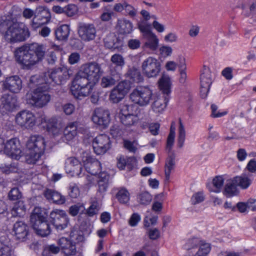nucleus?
I'll list each match as a JSON object with an SVG mask.
<instances>
[{"label":"nucleus","instance_id":"39","mask_svg":"<svg viewBox=\"0 0 256 256\" xmlns=\"http://www.w3.org/2000/svg\"><path fill=\"white\" fill-rule=\"evenodd\" d=\"M119 117L122 124L128 127L134 126L138 123L139 120L137 114L120 116Z\"/></svg>","mask_w":256,"mask_h":256},{"label":"nucleus","instance_id":"33","mask_svg":"<svg viewBox=\"0 0 256 256\" xmlns=\"http://www.w3.org/2000/svg\"><path fill=\"white\" fill-rule=\"evenodd\" d=\"M206 244L198 238H193L189 240L186 244V248L188 252L189 256H190V254H194L198 250L201 245Z\"/></svg>","mask_w":256,"mask_h":256},{"label":"nucleus","instance_id":"43","mask_svg":"<svg viewBox=\"0 0 256 256\" xmlns=\"http://www.w3.org/2000/svg\"><path fill=\"white\" fill-rule=\"evenodd\" d=\"M138 107L134 104H123L120 106L119 116L137 114L136 110Z\"/></svg>","mask_w":256,"mask_h":256},{"label":"nucleus","instance_id":"13","mask_svg":"<svg viewBox=\"0 0 256 256\" xmlns=\"http://www.w3.org/2000/svg\"><path fill=\"white\" fill-rule=\"evenodd\" d=\"M15 120L16 123L20 127L27 129L32 128L36 122L35 116L28 110L18 112L15 117Z\"/></svg>","mask_w":256,"mask_h":256},{"label":"nucleus","instance_id":"48","mask_svg":"<svg viewBox=\"0 0 256 256\" xmlns=\"http://www.w3.org/2000/svg\"><path fill=\"white\" fill-rule=\"evenodd\" d=\"M26 210V208L24 202L19 200L14 204L12 210V212L16 216H20L24 214Z\"/></svg>","mask_w":256,"mask_h":256},{"label":"nucleus","instance_id":"35","mask_svg":"<svg viewBox=\"0 0 256 256\" xmlns=\"http://www.w3.org/2000/svg\"><path fill=\"white\" fill-rule=\"evenodd\" d=\"M144 46L152 50H156L158 46V40L156 35L152 33L144 37Z\"/></svg>","mask_w":256,"mask_h":256},{"label":"nucleus","instance_id":"31","mask_svg":"<svg viewBox=\"0 0 256 256\" xmlns=\"http://www.w3.org/2000/svg\"><path fill=\"white\" fill-rule=\"evenodd\" d=\"M104 45L110 49L118 48L122 45L120 40L114 34H110L104 38Z\"/></svg>","mask_w":256,"mask_h":256},{"label":"nucleus","instance_id":"51","mask_svg":"<svg viewBox=\"0 0 256 256\" xmlns=\"http://www.w3.org/2000/svg\"><path fill=\"white\" fill-rule=\"evenodd\" d=\"M60 250V247L56 246L54 244H50L46 246L43 250L42 255L47 256L48 254L50 253L54 254H58Z\"/></svg>","mask_w":256,"mask_h":256},{"label":"nucleus","instance_id":"23","mask_svg":"<svg viewBox=\"0 0 256 256\" xmlns=\"http://www.w3.org/2000/svg\"><path fill=\"white\" fill-rule=\"evenodd\" d=\"M176 154L174 152H168V156L164 164L165 183H168L170 175L174 169L176 165Z\"/></svg>","mask_w":256,"mask_h":256},{"label":"nucleus","instance_id":"15","mask_svg":"<svg viewBox=\"0 0 256 256\" xmlns=\"http://www.w3.org/2000/svg\"><path fill=\"white\" fill-rule=\"evenodd\" d=\"M110 146L109 137L104 134H100L96 137L92 142V147L96 154H104Z\"/></svg>","mask_w":256,"mask_h":256},{"label":"nucleus","instance_id":"44","mask_svg":"<svg viewBox=\"0 0 256 256\" xmlns=\"http://www.w3.org/2000/svg\"><path fill=\"white\" fill-rule=\"evenodd\" d=\"M238 186L243 189L247 188L251 184L252 180L246 175L242 174L234 178Z\"/></svg>","mask_w":256,"mask_h":256},{"label":"nucleus","instance_id":"28","mask_svg":"<svg viewBox=\"0 0 256 256\" xmlns=\"http://www.w3.org/2000/svg\"><path fill=\"white\" fill-rule=\"evenodd\" d=\"M237 186L234 178L228 180L224 186V194L228 198L236 196L238 193Z\"/></svg>","mask_w":256,"mask_h":256},{"label":"nucleus","instance_id":"61","mask_svg":"<svg viewBox=\"0 0 256 256\" xmlns=\"http://www.w3.org/2000/svg\"><path fill=\"white\" fill-rule=\"evenodd\" d=\"M83 208L84 206L82 204H74L69 208L68 212L71 216H76L78 214L80 208Z\"/></svg>","mask_w":256,"mask_h":256},{"label":"nucleus","instance_id":"56","mask_svg":"<svg viewBox=\"0 0 256 256\" xmlns=\"http://www.w3.org/2000/svg\"><path fill=\"white\" fill-rule=\"evenodd\" d=\"M8 198L11 200H16L22 197V194L17 188H12L8 192Z\"/></svg>","mask_w":256,"mask_h":256},{"label":"nucleus","instance_id":"41","mask_svg":"<svg viewBox=\"0 0 256 256\" xmlns=\"http://www.w3.org/2000/svg\"><path fill=\"white\" fill-rule=\"evenodd\" d=\"M224 178L222 176H215L212 181V188L209 187L210 191L214 192H220L224 183Z\"/></svg>","mask_w":256,"mask_h":256},{"label":"nucleus","instance_id":"64","mask_svg":"<svg viewBox=\"0 0 256 256\" xmlns=\"http://www.w3.org/2000/svg\"><path fill=\"white\" fill-rule=\"evenodd\" d=\"M140 216L136 213L132 214L129 220V224L132 226H134L137 225L138 223L140 221Z\"/></svg>","mask_w":256,"mask_h":256},{"label":"nucleus","instance_id":"10","mask_svg":"<svg viewBox=\"0 0 256 256\" xmlns=\"http://www.w3.org/2000/svg\"><path fill=\"white\" fill-rule=\"evenodd\" d=\"M80 70L93 83L97 82L104 73L101 65L96 62H88L83 64L81 66Z\"/></svg>","mask_w":256,"mask_h":256},{"label":"nucleus","instance_id":"7","mask_svg":"<svg viewBox=\"0 0 256 256\" xmlns=\"http://www.w3.org/2000/svg\"><path fill=\"white\" fill-rule=\"evenodd\" d=\"M152 91L147 87L134 89L130 94V98L134 104L140 106L148 105L152 100Z\"/></svg>","mask_w":256,"mask_h":256},{"label":"nucleus","instance_id":"54","mask_svg":"<svg viewBox=\"0 0 256 256\" xmlns=\"http://www.w3.org/2000/svg\"><path fill=\"white\" fill-rule=\"evenodd\" d=\"M100 206L98 202H93L86 210V214L89 216H93L97 214L100 210Z\"/></svg>","mask_w":256,"mask_h":256},{"label":"nucleus","instance_id":"53","mask_svg":"<svg viewBox=\"0 0 256 256\" xmlns=\"http://www.w3.org/2000/svg\"><path fill=\"white\" fill-rule=\"evenodd\" d=\"M140 202L142 204H148L152 200V196L147 192H142L138 196Z\"/></svg>","mask_w":256,"mask_h":256},{"label":"nucleus","instance_id":"16","mask_svg":"<svg viewBox=\"0 0 256 256\" xmlns=\"http://www.w3.org/2000/svg\"><path fill=\"white\" fill-rule=\"evenodd\" d=\"M92 120L94 124L106 128L110 122V112L102 108H96L92 113Z\"/></svg>","mask_w":256,"mask_h":256},{"label":"nucleus","instance_id":"42","mask_svg":"<svg viewBox=\"0 0 256 256\" xmlns=\"http://www.w3.org/2000/svg\"><path fill=\"white\" fill-rule=\"evenodd\" d=\"M42 154L36 151L26 149L25 155L26 162L28 164H34L40 160Z\"/></svg>","mask_w":256,"mask_h":256},{"label":"nucleus","instance_id":"17","mask_svg":"<svg viewBox=\"0 0 256 256\" xmlns=\"http://www.w3.org/2000/svg\"><path fill=\"white\" fill-rule=\"evenodd\" d=\"M82 158L85 168L88 173L92 175L100 173V163L98 160L92 158L86 152H82Z\"/></svg>","mask_w":256,"mask_h":256},{"label":"nucleus","instance_id":"50","mask_svg":"<svg viewBox=\"0 0 256 256\" xmlns=\"http://www.w3.org/2000/svg\"><path fill=\"white\" fill-rule=\"evenodd\" d=\"M210 250V246L209 244H203L199 247L198 250L191 254L192 256H207Z\"/></svg>","mask_w":256,"mask_h":256},{"label":"nucleus","instance_id":"14","mask_svg":"<svg viewBox=\"0 0 256 256\" xmlns=\"http://www.w3.org/2000/svg\"><path fill=\"white\" fill-rule=\"evenodd\" d=\"M78 31L79 36L84 42L92 40L96 36V30L93 24L80 22Z\"/></svg>","mask_w":256,"mask_h":256},{"label":"nucleus","instance_id":"11","mask_svg":"<svg viewBox=\"0 0 256 256\" xmlns=\"http://www.w3.org/2000/svg\"><path fill=\"white\" fill-rule=\"evenodd\" d=\"M51 18V15L49 10L46 7L38 6L34 12L31 26L33 29L38 28L49 22Z\"/></svg>","mask_w":256,"mask_h":256},{"label":"nucleus","instance_id":"38","mask_svg":"<svg viewBox=\"0 0 256 256\" xmlns=\"http://www.w3.org/2000/svg\"><path fill=\"white\" fill-rule=\"evenodd\" d=\"M120 78V76L118 73L112 76H106L102 78L101 80V86L102 88H108L115 84Z\"/></svg>","mask_w":256,"mask_h":256},{"label":"nucleus","instance_id":"49","mask_svg":"<svg viewBox=\"0 0 256 256\" xmlns=\"http://www.w3.org/2000/svg\"><path fill=\"white\" fill-rule=\"evenodd\" d=\"M186 138V132L184 125L182 124V120L179 118V128H178V145L180 148L184 146Z\"/></svg>","mask_w":256,"mask_h":256},{"label":"nucleus","instance_id":"20","mask_svg":"<svg viewBox=\"0 0 256 256\" xmlns=\"http://www.w3.org/2000/svg\"><path fill=\"white\" fill-rule=\"evenodd\" d=\"M58 245L60 247L62 252L65 256H74L76 254V242L66 238L62 237L58 242Z\"/></svg>","mask_w":256,"mask_h":256},{"label":"nucleus","instance_id":"19","mask_svg":"<svg viewBox=\"0 0 256 256\" xmlns=\"http://www.w3.org/2000/svg\"><path fill=\"white\" fill-rule=\"evenodd\" d=\"M2 88L12 92L18 93L22 88V80L18 76L8 77L2 82Z\"/></svg>","mask_w":256,"mask_h":256},{"label":"nucleus","instance_id":"47","mask_svg":"<svg viewBox=\"0 0 256 256\" xmlns=\"http://www.w3.org/2000/svg\"><path fill=\"white\" fill-rule=\"evenodd\" d=\"M116 197L120 203L126 204L130 200V194L126 188H122L116 194Z\"/></svg>","mask_w":256,"mask_h":256},{"label":"nucleus","instance_id":"4","mask_svg":"<svg viewBox=\"0 0 256 256\" xmlns=\"http://www.w3.org/2000/svg\"><path fill=\"white\" fill-rule=\"evenodd\" d=\"M45 212L38 207L35 208L30 216V222L36 233L45 237L51 232V228L46 216Z\"/></svg>","mask_w":256,"mask_h":256},{"label":"nucleus","instance_id":"6","mask_svg":"<svg viewBox=\"0 0 256 256\" xmlns=\"http://www.w3.org/2000/svg\"><path fill=\"white\" fill-rule=\"evenodd\" d=\"M44 79L43 81L45 84L50 82L49 79L54 84L60 85L65 83L70 78L69 71L67 68L65 66L58 67L52 68L48 72L45 74Z\"/></svg>","mask_w":256,"mask_h":256},{"label":"nucleus","instance_id":"27","mask_svg":"<svg viewBox=\"0 0 256 256\" xmlns=\"http://www.w3.org/2000/svg\"><path fill=\"white\" fill-rule=\"evenodd\" d=\"M169 99L170 96H157L154 99V102L152 104V110L156 113L162 112L166 106Z\"/></svg>","mask_w":256,"mask_h":256},{"label":"nucleus","instance_id":"32","mask_svg":"<svg viewBox=\"0 0 256 256\" xmlns=\"http://www.w3.org/2000/svg\"><path fill=\"white\" fill-rule=\"evenodd\" d=\"M0 256H12V250L6 236L0 237Z\"/></svg>","mask_w":256,"mask_h":256},{"label":"nucleus","instance_id":"52","mask_svg":"<svg viewBox=\"0 0 256 256\" xmlns=\"http://www.w3.org/2000/svg\"><path fill=\"white\" fill-rule=\"evenodd\" d=\"M138 28L142 33L143 37L152 34L151 25L146 22H141L138 24Z\"/></svg>","mask_w":256,"mask_h":256},{"label":"nucleus","instance_id":"55","mask_svg":"<svg viewBox=\"0 0 256 256\" xmlns=\"http://www.w3.org/2000/svg\"><path fill=\"white\" fill-rule=\"evenodd\" d=\"M174 138L175 132H174V130H172L170 132L167 138L166 148L168 150V152H173L172 150V148L174 144Z\"/></svg>","mask_w":256,"mask_h":256},{"label":"nucleus","instance_id":"40","mask_svg":"<svg viewBox=\"0 0 256 256\" xmlns=\"http://www.w3.org/2000/svg\"><path fill=\"white\" fill-rule=\"evenodd\" d=\"M200 80V84L204 86H210L212 81L210 78V71L208 67L204 66Z\"/></svg>","mask_w":256,"mask_h":256},{"label":"nucleus","instance_id":"34","mask_svg":"<svg viewBox=\"0 0 256 256\" xmlns=\"http://www.w3.org/2000/svg\"><path fill=\"white\" fill-rule=\"evenodd\" d=\"M70 32V29L68 26L63 24L55 30L56 38L58 40H66L69 36Z\"/></svg>","mask_w":256,"mask_h":256},{"label":"nucleus","instance_id":"22","mask_svg":"<svg viewBox=\"0 0 256 256\" xmlns=\"http://www.w3.org/2000/svg\"><path fill=\"white\" fill-rule=\"evenodd\" d=\"M12 232L16 239L24 240L29 234V227L24 222L18 221L13 226Z\"/></svg>","mask_w":256,"mask_h":256},{"label":"nucleus","instance_id":"2","mask_svg":"<svg viewBox=\"0 0 256 256\" xmlns=\"http://www.w3.org/2000/svg\"><path fill=\"white\" fill-rule=\"evenodd\" d=\"M29 86L34 88L30 93L27 94L26 102L30 106L36 108H42L46 106L51 100L48 93L49 86L43 82L42 78L38 75L32 76L29 80Z\"/></svg>","mask_w":256,"mask_h":256},{"label":"nucleus","instance_id":"59","mask_svg":"<svg viewBox=\"0 0 256 256\" xmlns=\"http://www.w3.org/2000/svg\"><path fill=\"white\" fill-rule=\"evenodd\" d=\"M78 11V6L75 4H70L65 8L64 12L68 16H72L75 15Z\"/></svg>","mask_w":256,"mask_h":256},{"label":"nucleus","instance_id":"21","mask_svg":"<svg viewBox=\"0 0 256 256\" xmlns=\"http://www.w3.org/2000/svg\"><path fill=\"white\" fill-rule=\"evenodd\" d=\"M19 146L16 139H10L6 143L4 152L12 158L18 160L20 158L22 152Z\"/></svg>","mask_w":256,"mask_h":256},{"label":"nucleus","instance_id":"3","mask_svg":"<svg viewBox=\"0 0 256 256\" xmlns=\"http://www.w3.org/2000/svg\"><path fill=\"white\" fill-rule=\"evenodd\" d=\"M0 32L10 43L24 42L30 36L28 28L24 24L11 18L2 20L0 23Z\"/></svg>","mask_w":256,"mask_h":256},{"label":"nucleus","instance_id":"18","mask_svg":"<svg viewBox=\"0 0 256 256\" xmlns=\"http://www.w3.org/2000/svg\"><path fill=\"white\" fill-rule=\"evenodd\" d=\"M26 149L43 154L46 144L44 138L39 135L31 136L27 142Z\"/></svg>","mask_w":256,"mask_h":256},{"label":"nucleus","instance_id":"24","mask_svg":"<svg viewBox=\"0 0 256 256\" xmlns=\"http://www.w3.org/2000/svg\"><path fill=\"white\" fill-rule=\"evenodd\" d=\"M44 195L48 200H52L58 204H62L66 202V198L60 192L52 190L46 189L44 192Z\"/></svg>","mask_w":256,"mask_h":256},{"label":"nucleus","instance_id":"30","mask_svg":"<svg viewBox=\"0 0 256 256\" xmlns=\"http://www.w3.org/2000/svg\"><path fill=\"white\" fill-rule=\"evenodd\" d=\"M159 86L163 93V96H170V94L171 82L170 78L163 74L161 78L158 80Z\"/></svg>","mask_w":256,"mask_h":256},{"label":"nucleus","instance_id":"12","mask_svg":"<svg viewBox=\"0 0 256 256\" xmlns=\"http://www.w3.org/2000/svg\"><path fill=\"white\" fill-rule=\"evenodd\" d=\"M130 82L123 80L120 82L110 92V100L113 103L120 102L130 89Z\"/></svg>","mask_w":256,"mask_h":256},{"label":"nucleus","instance_id":"9","mask_svg":"<svg viewBox=\"0 0 256 256\" xmlns=\"http://www.w3.org/2000/svg\"><path fill=\"white\" fill-rule=\"evenodd\" d=\"M143 74L148 78H155L160 72L161 66L155 58L150 56L144 60L142 64Z\"/></svg>","mask_w":256,"mask_h":256},{"label":"nucleus","instance_id":"29","mask_svg":"<svg viewBox=\"0 0 256 256\" xmlns=\"http://www.w3.org/2000/svg\"><path fill=\"white\" fill-rule=\"evenodd\" d=\"M116 27L120 34H124L131 33L133 30V25L132 22L126 19H118Z\"/></svg>","mask_w":256,"mask_h":256},{"label":"nucleus","instance_id":"60","mask_svg":"<svg viewBox=\"0 0 256 256\" xmlns=\"http://www.w3.org/2000/svg\"><path fill=\"white\" fill-rule=\"evenodd\" d=\"M204 200L203 194L201 192H197L194 194L191 198V202L192 204H196L202 202Z\"/></svg>","mask_w":256,"mask_h":256},{"label":"nucleus","instance_id":"46","mask_svg":"<svg viewBox=\"0 0 256 256\" xmlns=\"http://www.w3.org/2000/svg\"><path fill=\"white\" fill-rule=\"evenodd\" d=\"M66 162L74 167L72 170L77 176H80L82 170V165L80 161L75 157H70L67 159Z\"/></svg>","mask_w":256,"mask_h":256},{"label":"nucleus","instance_id":"5","mask_svg":"<svg viewBox=\"0 0 256 256\" xmlns=\"http://www.w3.org/2000/svg\"><path fill=\"white\" fill-rule=\"evenodd\" d=\"M81 70L76 76L71 86L72 94L77 99L81 100L89 95L92 90V80Z\"/></svg>","mask_w":256,"mask_h":256},{"label":"nucleus","instance_id":"63","mask_svg":"<svg viewBox=\"0 0 256 256\" xmlns=\"http://www.w3.org/2000/svg\"><path fill=\"white\" fill-rule=\"evenodd\" d=\"M177 66L178 67V70H186V66L185 58L182 56H179L178 59Z\"/></svg>","mask_w":256,"mask_h":256},{"label":"nucleus","instance_id":"36","mask_svg":"<svg viewBox=\"0 0 256 256\" xmlns=\"http://www.w3.org/2000/svg\"><path fill=\"white\" fill-rule=\"evenodd\" d=\"M47 130L54 136H58L62 132L60 124L56 118H51L49 120L47 124Z\"/></svg>","mask_w":256,"mask_h":256},{"label":"nucleus","instance_id":"58","mask_svg":"<svg viewBox=\"0 0 256 256\" xmlns=\"http://www.w3.org/2000/svg\"><path fill=\"white\" fill-rule=\"evenodd\" d=\"M111 62L116 66H122L124 64V60L122 56L119 54H114L110 58Z\"/></svg>","mask_w":256,"mask_h":256},{"label":"nucleus","instance_id":"26","mask_svg":"<svg viewBox=\"0 0 256 256\" xmlns=\"http://www.w3.org/2000/svg\"><path fill=\"white\" fill-rule=\"evenodd\" d=\"M0 100L2 108L6 111H12L17 106L16 98L12 95L4 94Z\"/></svg>","mask_w":256,"mask_h":256},{"label":"nucleus","instance_id":"1","mask_svg":"<svg viewBox=\"0 0 256 256\" xmlns=\"http://www.w3.org/2000/svg\"><path fill=\"white\" fill-rule=\"evenodd\" d=\"M46 52V47L36 42L26 44L16 48L14 51L16 62L24 69H31L42 62Z\"/></svg>","mask_w":256,"mask_h":256},{"label":"nucleus","instance_id":"37","mask_svg":"<svg viewBox=\"0 0 256 256\" xmlns=\"http://www.w3.org/2000/svg\"><path fill=\"white\" fill-rule=\"evenodd\" d=\"M109 175L106 173L102 172L100 174L99 180L98 184V191L100 192H105L108 186Z\"/></svg>","mask_w":256,"mask_h":256},{"label":"nucleus","instance_id":"25","mask_svg":"<svg viewBox=\"0 0 256 256\" xmlns=\"http://www.w3.org/2000/svg\"><path fill=\"white\" fill-rule=\"evenodd\" d=\"M78 123L72 122L69 123L64 130L62 140L66 142L72 140L77 134Z\"/></svg>","mask_w":256,"mask_h":256},{"label":"nucleus","instance_id":"45","mask_svg":"<svg viewBox=\"0 0 256 256\" xmlns=\"http://www.w3.org/2000/svg\"><path fill=\"white\" fill-rule=\"evenodd\" d=\"M128 76L132 82L139 83L142 81L143 78L140 71L134 68H130L128 72Z\"/></svg>","mask_w":256,"mask_h":256},{"label":"nucleus","instance_id":"62","mask_svg":"<svg viewBox=\"0 0 256 256\" xmlns=\"http://www.w3.org/2000/svg\"><path fill=\"white\" fill-rule=\"evenodd\" d=\"M124 10L131 17H134L137 14V10L132 6L125 2Z\"/></svg>","mask_w":256,"mask_h":256},{"label":"nucleus","instance_id":"57","mask_svg":"<svg viewBox=\"0 0 256 256\" xmlns=\"http://www.w3.org/2000/svg\"><path fill=\"white\" fill-rule=\"evenodd\" d=\"M68 190V196L72 198H76L80 194L79 188L76 184L70 185Z\"/></svg>","mask_w":256,"mask_h":256},{"label":"nucleus","instance_id":"8","mask_svg":"<svg viewBox=\"0 0 256 256\" xmlns=\"http://www.w3.org/2000/svg\"><path fill=\"white\" fill-rule=\"evenodd\" d=\"M49 220L58 230H62L69 224V220L64 210L55 209L50 214Z\"/></svg>","mask_w":256,"mask_h":256}]
</instances>
